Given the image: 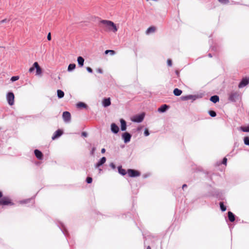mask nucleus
<instances>
[{
  "label": "nucleus",
  "instance_id": "nucleus-1",
  "mask_svg": "<svg viewBox=\"0 0 249 249\" xmlns=\"http://www.w3.org/2000/svg\"><path fill=\"white\" fill-rule=\"evenodd\" d=\"M100 23L105 25L108 28V30L115 33L117 31L118 29L116 25L111 21L107 20H102Z\"/></svg>",
  "mask_w": 249,
  "mask_h": 249
},
{
  "label": "nucleus",
  "instance_id": "nucleus-2",
  "mask_svg": "<svg viewBox=\"0 0 249 249\" xmlns=\"http://www.w3.org/2000/svg\"><path fill=\"white\" fill-rule=\"evenodd\" d=\"M144 113H142L140 114L136 115L134 116L131 119L132 121L136 123H141L142 122L144 118Z\"/></svg>",
  "mask_w": 249,
  "mask_h": 249
},
{
  "label": "nucleus",
  "instance_id": "nucleus-3",
  "mask_svg": "<svg viewBox=\"0 0 249 249\" xmlns=\"http://www.w3.org/2000/svg\"><path fill=\"white\" fill-rule=\"evenodd\" d=\"M15 96L12 92H9L6 95V99L8 104L12 106L14 104Z\"/></svg>",
  "mask_w": 249,
  "mask_h": 249
},
{
  "label": "nucleus",
  "instance_id": "nucleus-4",
  "mask_svg": "<svg viewBox=\"0 0 249 249\" xmlns=\"http://www.w3.org/2000/svg\"><path fill=\"white\" fill-rule=\"evenodd\" d=\"M13 205L14 203L8 197H3L0 199V205Z\"/></svg>",
  "mask_w": 249,
  "mask_h": 249
},
{
  "label": "nucleus",
  "instance_id": "nucleus-5",
  "mask_svg": "<svg viewBox=\"0 0 249 249\" xmlns=\"http://www.w3.org/2000/svg\"><path fill=\"white\" fill-rule=\"evenodd\" d=\"M201 96L198 95H188L181 97V99L183 101L191 99L195 101L198 98H201Z\"/></svg>",
  "mask_w": 249,
  "mask_h": 249
},
{
  "label": "nucleus",
  "instance_id": "nucleus-6",
  "mask_svg": "<svg viewBox=\"0 0 249 249\" xmlns=\"http://www.w3.org/2000/svg\"><path fill=\"white\" fill-rule=\"evenodd\" d=\"M127 174L129 177L135 178L140 176V172L134 169H129L127 170Z\"/></svg>",
  "mask_w": 249,
  "mask_h": 249
},
{
  "label": "nucleus",
  "instance_id": "nucleus-7",
  "mask_svg": "<svg viewBox=\"0 0 249 249\" xmlns=\"http://www.w3.org/2000/svg\"><path fill=\"white\" fill-rule=\"evenodd\" d=\"M122 137L124 143H127L130 142L131 135L128 132H124L122 134Z\"/></svg>",
  "mask_w": 249,
  "mask_h": 249
},
{
  "label": "nucleus",
  "instance_id": "nucleus-8",
  "mask_svg": "<svg viewBox=\"0 0 249 249\" xmlns=\"http://www.w3.org/2000/svg\"><path fill=\"white\" fill-rule=\"evenodd\" d=\"M62 118L65 123H69L71 121V115L69 112L64 111L63 113Z\"/></svg>",
  "mask_w": 249,
  "mask_h": 249
},
{
  "label": "nucleus",
  "instance_id": "nucleus-9",
  "mask_svg": "<svg viewBox=\"0 0 249 249\" xmlns=\"http://www.w3.org/2000/svg\"><path fill=\"white\" fill-rule=\"evenodd\" d=\"M249 83V78H243L238 85L239 88H243Z\"/></svg>",
  "mask_w": 249,
  "mask_h": 249
},
{
  "label": "nucleus",
  "instance_id": "nucleus-10",
  "mask_svg": "<svg viewBox=\"0 0 249 249\" xmlns=\"http://www.w3.org/2000/svg\"><path fill=\"white\" fill-rule=\"evenodd\" d=\"M239 93L237 92H232L229 95V100L232 102H235L238 98Z\"/></svg>",
  "mask_w": 249,
  "mask_h": 249
},
{
  "label": "nucleus",
  "instance_id": "nucleus-11",
  "mask_svg": "<svg viewBox=\"0 0 249 249\" xmlns=\"http://www.w3.org/2000/svg\"><path fill=\"white\" fill-rule=\"evenodd\" d=\"M111 131L114 134H117L119 131V127L115 124L112 123L110 125Z\"/></svg>",
  "mask_w": 249,
  "mask_h": 249
},
{
  "label": "nucleus",
  "instance_id": "nucleus-12",
  "mask_svg": "<svg viewBox=\"0 0 249 249\" xmlns=\"http://www.w3.org/2000/svg\"><path fill=\"white\" fill-rule=\"evenodd\" d=\"M63 134V131L60 129H58L56 130L53 134V136H52V140H54L59 137H60Z\"/></svg>",
  "mask_w": 249,
  "mask_h": 249
},
{
  "label": "nucleus",
  "instance_id": "nucleus-13",
  "mask_svg": "<svg viewBox=\"0 0 249 249\" xmlns=\"http://www.w3.org/2000/svg\"><path fill=\"white\" fill-rule=\"evenodd\" d=\"M106 158L105 157H102L98 162L95 165V167L96 168H98L100 166L104 164L106 161Z\"/></svg>",
  "mask_w": 249,
  "mask_h": 249
},
{
  "label": "nucleus",
  "instance_id": "nucleus-14",
  "mask_svg": "<svg viewBox=\"0 0 249 249\" xmlns=\"http://www.w3.org/2000/svg\"><path fill=\"white\" fill-rule=\"evenodd\" d=\"M34 154L36 157L39 160H41L43 159V155L42 153L38 149H35L34 150Z\"/></svg>",
  "mask_w": 249,
  "mask_h": 249
},
{
  "label": "nucleus",
  "instance_id": "nucleus-15",
  "mask_svg": "<svg viewBox=\"0 0 249 249\" xmlns=\"http://www.w3.org/2000/svg\"><path fill=\"white\" fill-rule=\"evenodd\" d=\"M34 66L36 68L35 69H36V75H41L42 73V70L37 62H35L34 63Z\"/></svg>",
  "mask_w": 249,
  "mask_h": 249
},
{
  "label": "nucleus",
  "instance_id": "nucleus-16",
  "mask_svg": "<svg viewBox=\"0 0 249 249\" xmlns=\"http://www.w3.org/2000/svg\"><path fill=\"white\" fill-rule=\"evenodd\" d=\"M120 122L121 123V130L122 131H125L127 128L126 123L125 121L123 119H121L120 120Z\"/></svg>",
  "mask_w": 249,
  "mask_h": 249
},
{
  "label": "nucleus",
  "instance_id": "nucleus-17",
  "mask_svg": "<svg viewBox=\"0 0 249 249\" xmlns=\"http://www.w3.org/2000/svg\"><path fill=\"white\" fill-rule=\"evenodd\" d=\"M156 28L155 26H151L149 27L146 31L145 34L146 35H149L155 32Z\"/></svg>",
  "mask_w": 249,
  "mask_h": 249
},
{
  "label": "nucleus",
  "instance_id": "nucleus-18",
  "mask_svg": "<svg viewBox=\"0 0 249 249\" xmlns=\"http://www.w3.org/2000/svg\"><path fill=\"white\" fill-rule=\"evenodd\" d=\"M169 108V106L164 104L160 106L158 108V111L160 112L163 113L167 111V110Z\"/></svg>",
  "mask_w": 249,
  "mask_h": 249
},
{
  "label": "nucleus",
  "instance_id": "nucleus-19",
  "mask_svg": "<svg viewBox=\"0 0 249 249\" xmlns=\"http://www.w3.org/2000/svg\"><path fill=\"white\" fill-rule=\"evenodd\" d=\"M111 102L109 98H105L103 101V106L104 107H107L110 106Z\"/></svg>",
  "mask_w": 249,
  "mask_h": 249
},
{
  "label": "nucleus",
  "instance_id": "nucleus-20",
  "mask_svg": "<svg viewBox=\"0 0 249 249\" xmlns=\"http://www.w3.org/2000/svg\"><path fill=\"white\" fill-rule=\"evenodd\" d=\"M228 218L231 222H232L234 221L235 215L232 212H231L230 211L228 212Z\"/></svg>",
  "mask_w": 249,
  "mask_h": 249
},
{
  "label": "nucleus",
  "instance_id": "nucleus-21",
  "mask_svg": "<svg viewBox=\"0 0 249 249\" xmlns=\"http://www.w3.org/2000/svg\"><path fill=\"white\" fill-rule=\"evenodd\" d=\"M84 59L82 56H78L77 57V62L80 67H82L84 65Z\"/></svg>",
  "mask_w": 249,
  "mask_h": 249
},
{
  "label": "nucleus",
  "instance_id": "nucleus-22",
  "mask_svg": "<svg viewBox=\"0 0 249 249\" xmlns=\"http://www.w3.org/2000/svg\"><path fill=\"white\" fill-rule=\"evenodd\" d=\"M210 100L211 102H213V103H216L219 101V98L217 95H213L211 97Z\"/></svg>",
  "mask_w": 249,
  "mask_h": 249
},
{
  "label": "nucleus",
  "instance_id": "nucleus-23",
  "mask_svg": "<svg viewBox=\"0 0 249 249\" xmlns=\"http://www.w3.org/2000/svg\"><path fill=\"white\" fill-rule=\"evenodd\" d=\"M118 172L120 174L124 176L126 174V172L125 169H123L121 166L118 167Z\"/></svg>",
  "mask_w": 249,
  "mask_h": 249
},
{
  "label": "nucleus",
  "instance_id": "nucleus-24",
  "mask_svg": "<svg viewBox=\"0 0 249 249\" xmlns=\"http://www.w3.org/2000/svg\"><path fill=\"white\" fill-rule=\"evenodd\" d=\"M173 93L175 96H178L182 93V90L178 88H176L174 89Z\"/></svg>",
  "mask_w": 249,
  "mask_h": 249
},
{
  "label": "nucleus",
  "instance_id": "nucleus-25",
  "mask_svg": "<svg viewBox=\"0 0 249 249\" xmlns=\"http://www.w3.org/2000/svg\"><path fill=\"white\" fill-rule=\"evenodd\" d=\"M57 94L58 98H62L64 96V92L61 89L57 90Z\"/></svg>",
  "mask_w": 249,
  "mask_h": 249
},
{
  "label": "nucleus",
  "instance_id": "nucleus-26",
  "mask_svg": "<svg viewBox=\"0 0 249 249\" xmlns=\"http://www.w3.org/2000/svg\"><path fill=\"white\" fill-rule=\"evenodd\" d=\"M76 107L78 108H86L87 107V106L84 103L79 102L76 104Z\"/></svg>",
  "mask_w": 249,
  "mask_h": 249
},
{
  "label": "nucleus",
  "instance_id": "nucleus-27",
  "mask_svg": "<svg viewBox=\"0 0 249 249\" xmlns=\"http://www.w3.org/2000/svg\"><path fill=\"white\" fill-rule=\"evenodd\" d=\"M76 65L74 63L70 64L68 67V71H71L75 69Z\"/></svg>",
  "mask_w": 249,
  "mask_h": 249
},
{
  "label": "nucleus",
  "instance_id": "nucleus-28",
  "mask_svg": "<svg viewBox=\"0 0 249 249\" xmlns=\"http://www.w3.org/2000/svg\"><path fill=\"white\" fill-rule=\"evenodd\" d=\"M240 129L243 132H249V125L248 126H241Z\"/></svg>",
  "mask_w": 249,
  "mask_h": 249
},
{
  "label": "nucleus",
  "instance_id": "nucleus-29",
  "mask_svg": "<svg viewBox=\"0 0 249 249\" xmlns=\"http://www.w3.org/2000/svg\"><path fill=\"white\" fill-rule=\"evenodd\" d=\"M105 54H107L109 53L111 55H113L115 54V52L112 50H107L105 52Z\"/></svg>",
  "mask_w": 249,
  "mask_h": 249
},
{
  "label": "nucleus",
  "instance_id": "nucleus-30",
  "mask_svg": "<svg viewBox=\"0 0 249 249\" xmlns=\"http://www.w3.org/2000/svg\"><path fill=\"white\" fill-rule=\"evenodd\" d=\"M220 209L222 212H225L226 210V207L224 205L223 202H220L219 203Z\"/></svg>",
  "mask_w": 249,
  "mask_h": 249
},
{
  "label": "nucleus",
  "instance_id": "nucleus-31",
  "mask_svg": "<svg viewBox=\"0 0 249 249\" xmlns=\"http://www.w3.org/2000/svg\"><path fill=\"white\" fill-rule=\"evenodd\" d=\"M244 142L245 144L247 145H249V137H245L244 139Z\"/></svg>",
  "mask_w": 249,
  "mask_h": 249
},
{
  "label": "nucleus",
  "instance_id": "nucleus-32",
  "mask_svg": "<svg viewBox=\"0 0 249 249\" xmlns=\"http://www.w3.org/2000/svg\"><path fill=\"white\" fill-rule=\"evenodd\" d=\"M209 114L212 117H215L216 115V112L213 110H210L209 111Z\"/></svg>",
  "mask_w": 249,
  "mask_h": 249
},
{
  "label": "nucleus",
  "instance_id": "nucleus-33",
  "mask_svg": "<svg viewBox=\"0 0 249 249\" xmlns=\"http://www.w3.org/2000/svg\"><path fill=\"white\" fill-rule=\"evenodd\" d=\"M32 200V198H29V199L23 200H21V201H20V203H21V204H25V203H27L30 202Z\"/></svg>",
  "mask_w": 249,
  "mask_h": 249
},
{
  "label": "nucleus",
  "instance_id": "nucleus-34",
  "mask_svg": "<svg viewBox=\"0 0 249 249\" xmlns=\"http://www.w3.org/2000/svg\"><path fill=\"white\" fill-rule=\"evenodd\" d=\"M19 79V77L18 76H12L11 78V81L12 82L16 81Z\"/></svg>",
  "mask_w": 249,
  "mask_h": 249
},
{
  "label": "nucleus",
  "instance_id": "nucleus-35",
  "mask_svg": "<svg viewBox=\"0 0 249 249\" xmlns=\"http://www.w3.org/2000/svg\"><path fill=\"white\" fill-rule=\"evenodd\" d=\"M219 2L222 4H228L229 2V0H218Z\"/></svg>",
  "mask_w": 249,
  "mask_h": 249
},
{
  "label": "nucleus",
  "instance_id": "nucleus-36",
  "mask_svg": "<svg viewBox=\"0 0 249 249\" xmlns=\"http://www.w3.org/2000/svg\"><path fill=\"white\" fill-rule=\"evenodd\" d=\"M86 181L88 183H91L92 181V178L91 177H88L86 179Z\"/></svg>",
  "mask_w": 249,
  "mask_h": 249
},
{
  "label": "nucleus",
  "instance_id": "nucleus-37",
  "mask_svg": "<svg viewBox=\"0 0 249 249\" xmlns=\"http://www.w3.org/2000/svg\"><path fill=\"white\" fill-rule=\"evenodd\" d=\"M96 150V147H93L91 149V150L90 151V155H92V156H93L94 154V152Z\"/></svg>",
  "mask_w": 249,
  "mask_h": 249
},
{
  "label": "nucleus",
  "instance_id": "nucleus-38",
  "mask_svg": "<svg viewBox=\"0 0 249 249\" xmlns=\"http://www.w3.org/2000/svg\"><path fill=\"white\" fill-rule=\"evenodd\" d=\"M145 136H148L149 135V132L147 128H145L144 132Z\"/></svg>",
  "mask_w": 249,
  "mask_h": 249
},
{
  "label": "nucleus",
  "instance_id": "nucleus-39",
  "mask_svg": "<svg viewBox=\"0 0 249 249\" xmlns=\"http://www.w3.org/2000/svg\"><path fill=\"white\" fill-rule=\"evenodd\" d=\"M109 166L113 169V170H115L116 169V166L114 164V163L113 162H111L109 164Z\"/></svg>",
  "mask_w": 249,
  "mask_h": 249
},
{
  "label": "nucleus",
  "instance_id": "nucleus-40",
  "mask_svg": "<svg viewBox=\"0 0 249 249\" xmlns=\"http://www.w3.org/2000/svg\"><path fill=\"white\" fill-rule=\"evenodd\" d=\"M167 65L168 66L171 67L172 65V60L170 59H168L167 60Z\"/></svg>",
  "mask_w": 249,
  "mask_h": 249
},
{
  "label": "nucleus",
  "instance_id": "nucleus-41",
  "mask_svg": "<svg viewBox=\"0 0 249 249\" xmlns=\"http://www.w3.org/2000/svg\"><path fill=\"white\" fill-rule=\"evenodd\" d=\"M35 68H35V67L34 66V65H33L32 67H31V68L29 69V72L31 73V72H32L33 71H34L35 70Z\"/></svg>",
  "mask_w": 249,
  "mask_h": 249
},
{
  "label": "nucleus",
  "instance_id": "nucleus-42",
  "mask_svg": "<svg viewBox=\"0 0 249 249\" xmlns=\"http://www.w3.org/2000/svg\"><path fill=\"white\" fill-rule=\"evenodd\" d=\"M227 159L226 158H224L223 159V160H222V163L223 164H225V165H226L227 164Z\"/></svg>",
  "mask_w": 249,
  "mask_h": 249
},
{
  "label": "nucleus",
  "instance_id": "nucleus-43",
  "mask_svg": "<svg viewBox=\"0 0 249 249\" xmlns=\"http://www.w3.org/2000/svg\"><path fill=\"white\" fill-rule=\"evenodd\" d=\"M86 69L89 72L92 73L93 71L92 69L90 67H87Z\"/></svg>",
  "mask_w": 249,
  "mask_h": 249
},
{
  "label": "nucleus",
  "instance_id": "nucleus-44",
  "mask_svg": "<svg viewBox=\"0 0 249 249\" xmlns=\"http://www.w3.org/2000/svg\"><path fill=\"white\" fill-rule=\"evenodd\" d=\"M47 39L48 40H51V33H49V34H48L47 35Z\"/></svg>",
  "mask_w": 249,
  "mask_h": 249
},
{
  "label": "nucleus",
  "instance_id": "nucleus-45",
  "mask_svg": "<svg viewBox=\"0 0 249 249\" xmlns=\"http://www.w3.org/2000/svg\"><path fill=\"white\" fill-rule=\"evenodd\" d=\"M7 21H9V20H7V19H4L0 21V24L6 22Z\"/></svg>",
  "mask_w": 249,
  "mask_h": 249
},
{
  "label": "nucleus",
  "instance_id": "nucleus-46",
  "mask_svg": "<svg viewBox=\"0 0 249 249\" xmlns=\"http://www.w3.org/2000/svg\"><path fill=\"white\" fill-rule=\"evenodd\" d=\"M82 136L83 137H87L88 135L86 132H83L82 133Z\"/></svg>",
  "mask_w": 249,
  "mask_h": 249
},
{
  "label": "nucleus",
  "instance_id": "nucleus-47",
  "mask_svg": "<svg viewBox=\"0 0 249 249\" xmlns=\"http://www.w3.org/2000/svg\"><path fill=\"white\" fill-rule=\"evenodd\" d=\"M97 71L98 72V73H103V71L102 69L99 68L97 70Z\"/></svg>",
  "mask_w": 249,
  "mask_h": 249
},
{
  "label": "nucleus",
  "instance_id": "nucleus-48",
  "mask_svg": "<svg viewBox=\"0 0 249 249\" xmlns=\"http://www.w3.org/2000/svg\"><path fill=\"white\" fill-rule=\"evenodd\" d=\"M105 151H106V150H105V148H102V149H101V153H104L105 152Z\"/></svg>",
  "mask_w": 249,
  "mask_h": 249
},
{
  "label": "nucleus",
  "instance_id": "nucleus-49",
  "mask_svg": "<svg viewBox=\"0 0 249 249\" xmlns=\"http://www.w3.org/2000/svg\"><path fill=\"white\" fill-rule=\"evenodd\" d=\"M186 187H187V185H186V184H183V185H182V189H184L185 188H186Z\"/></svg>",
  "mask_w": 249,
  "mask_h": 249
},
{
  "label": "nucleus",
  "instance_id": "nucleus-50",
  "mask_svg": "<svg viewBox=\"0 0 249 249\" xmlns=\"http://www.w3.org/2000/svg\"><path fill=\"white\" fill-rule=\"evenodd\" d=\"M2 196V193L0 191V198H1Z\"/></svg>",
  "mask_w": 249,
  "mask_h": 249
},
{
  "label": "nucleus",
  "instance_id": "nucleus-51",
  "mask_svg": "<svg viewBox=\"0 0 249 249\" xmlns=\"http://www.w3.org/2000/svg\"><path fill=\"white\" fill-rule=\"evenodd\" d=\"M208 56L210 57H212V55L211 53H209L208 54Z\"/></svg>",
  "mask_w": 249,
  "mask_h": 249
},
{
  "label": "nucleus",
  "instance_id": "nucleus-52",
  "mask_svg": "<svg viewBox=\"0 0 249 249\" xmlns=\"http://www.w3.org/2000/svg\"><path fill=\"white\" fill-rule=\"evenodd\" d=\"M98 169H99V172L100 173L102 171V169L101 168H99V167L98 168Z\"/></svg>",
  "mask_w": 249,
  "mask_h": 249
},
{
  "label": "nucleus",
  "instance_id": "nucleus-53",
  "mask_svg": "<svg viewBox=\"0 0 249 249\" xmlns=\"http://www.w3.org/2000/svg\"><path fill=\"white\" fill-rule=\"evenodd\" d=\"M146 249H151V248L149 246H148Z\"/></svg>",
  "mask_w": 249,
  "mask_h": 249
},
{
  "label": "nucleus",
  "instance_id": "nucleus-54",
  "mask_svg": "<svg viewBox=\"0 0 249 249\" xmlns=\"http://www.w3.org/2000/svg\"><path fill=\"white\" fill-rule=\"evenodd\" d=\"M176 73H177V74H178V71H176Z\"/></svg>",
  "mask_w": 249,
  "mask_h": 249
},
{
  "label": "nucleus",
  "instance_id": "nucleus-55",
  "mask_svg": "<svg viewBox=\"0 0 249 249\" xmlns=\"http://www.w3.org/2000/svg\"><path fill=\"white\" fill-rule=\"evenodd\" d=\"M147 1H148V0H146Z\"/></svg>",
  "mask_w": 249,
  "mask_h": 249
}]
</instances>
